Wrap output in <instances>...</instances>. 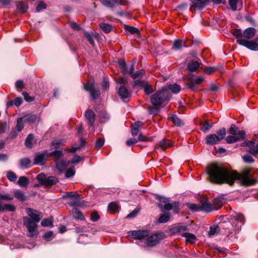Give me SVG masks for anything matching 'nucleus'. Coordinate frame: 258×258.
<instances>
[{"label":"nucleus","mask_w":258,"mask_h":258,"mask_svg":"<svg viewBox=\"0 0 258 258\" xmlns=\"http://www.w3.org/2000/svg\"><path fill=\"white\" fill-rule=\"evenodd\" d=\"M57 169L60 172L64 171L68 167L69 164H67L62 160L55 162Z\"/></svg>","instance_id":"nucleus-26"},{"label":"nucleus","mask_w":258,"mask_h":258,"mask_svg":"<svg viewBox=\"0 0 258 258\" xmlns=\"http://www.w3.org/2000/svg\"><path fill=\"white\" fill-rule=\"evenodd\" d=\"M100 216L97 212H93L91 214V220L93 222L97 221Z\"/></svg>","instance_id":"nucleus-60"},{"label":"nucleus","mask_w":258,"mask_h":258,"mask_svg":"<svg viewBox=\"0 0 258 258\" xmlns=\"http://www.w3.org/2000/svg\"><path fill=\"white\" fill-rule=\"evenodd\" d=\"M144 87V91L146 94L149 95L153 92V89L151 85L146 83Z\"/></svg>","instance_id":"nucleus-50"},{"label":"nucleus","mask_w":258,"mask_h":258,"mask_svg":"<svg viewBox=\"0 0 258 258\" xmlns=\"http://www.w3.org/2000/svg\"><path fill=\"white\" fill-rule=\"evenodd\" d=\"M37 179L42 184L47 186H51L58 182L56 177L52 176L46 177L43 173L39 174L37 175Z\"/></svg>","instance_id":"nucleus-9"},{"label":"nucleus","mask_w":258,"mask_h":258,"mask_svg":"<svg viewBox=\"0 0 258 258\" xmlns=\"http://www.w3.org/2000/svg\"><path fill=\"white\" fill-rule=\"evenodd\" d=\"M26 212L30 217H24L23 224L28 229V236L33 237L38 234L37 223L40 221L42 215L40 212L31 208H27Z\"/></svg>","instance_id":"nucleus-4"},{"label":"nucleus","mask_w":258,"mask_h":258,"mask_svg":"<svg viewBox=\"0 0 258 258\" xmlns=\"http://www.w3.org/2000/svg\"><path fill=\"white\" fill-rule=\"evenodd\" d=\"M33 138H34V137L32 134L28 135V136H27V137L25 140V146L27 147H28L29 148H32V146H33L32 141L33 140Z\"/></svg>","instance_id":"nucleus-37"},{"label":"nucleus","mask_w":258,"mask_h":258,"mask_svg":"<svg viewBox=\"0 0 258 258\" xmlns=\"http://www.w3.org/2000/svg\"><path fill=\"white\" fill-rule=\"evenodd\" d=\"M145 74V71L143 70H140L137 71L135 73L132 74L131 77L134 79H137L141 78Z\"/></svg>","instance_id":"nucleus-45"},{"label":"nucleus","mask_w":258,"mask_h":258,"mask_svg":"<svg viewBox=\"0 0 258 258\" xmlns=\"http://www.w3.org/2000/svg\"><path fill=\"white\" fill-rule=\"evenodd\" d=\"M17 183L20 187H27L29 184V180L27 177L22 176L19 177Z\"/></svg>","instance_id":"nucleus-29"},{"label":"nucleus","mask_w":258,"mask_h":258,"mask_svg":"<svg viewBox=\"0 0 258 258\" xmlns=\"http://www.w3.org/2000/svg\"><path fill=\"white\" fill-rule=\"evenodd\" d=\"M63 198L73 199L72 201L69 203V205L72 206H77L79 203V196L76 192H67L63 196Z\"/></svg>","instance_id":"nucleus-15"},{"label":"nucleus","mask_w":258,"mask_h":258,"mask_svg":"<svg viewBox=\"0 0 258 258\" xmlns=\"http://www.w3.org/2000/svg\"><path fill=\"white\" fill-rule=\"evenodd\" d=\"M23 118L24 119V122H27L30 123H33L36 119V116L34 114H28L25 115Z\"/></svg>","instance_id":"nucleus-33"},{"label":"nucleus","mask_w":258,"mask_h":258,"mask_svg":"<svg viewBox=\"0 0 258 258\" xmlns=\"http://www.w3.org/2000/svg\"><path fill=\"white\" fill-rule=\"evenodd\" d=\"M225 129L222 128L217 131L216 134L208 135L206 138V142L210 145L217 144L225 138Z\"/></svg>","instance_id":"nucleus-6"},{"label":"nucleus","mask_w":258,"mask_h":258,"mask_svg":"<svg viewBox=\"0 0 258 258\" xmlns=\"http://www.w3.org/2000/svg\"><path fill=\"white\" fill-rule=\"evenodd\" d=\"M170 214L169 212L165 213L160 215L158 221L160 223H164L168 222L170 219Z\"/></svg>","instance_id":"nucleus-35"},{"label":"nucleus","mask_w":258,"mask_h":258,"mask_svg":"<svg viewBox=\"0 0 258 258\" xmlns=\"http://www.w3.org/2000/svg\"><path fill=\"white\" fill-rule=\"evenodd\" d=\"M207 173L211 182L221 184L227 183L232 185L235 180H239L243 185L250 186L255 184L258 179L253 178V174H258V170L253 174L250 168L244 169L240 173L236 171H231L227 168L214 164L207 168Z\"/></svg>","instance_id":"nucleus-1"},{"label":"nucleus","mask_w":258,"mask_h":258,"mask_svg":"<svg viewBox=\"0 0 258 258\" xmlns=\"http://www.w3.org/2000/svg\"><path fill=\"white\" fill-rule=\"evenodd\" d=\"M95 113L90 109H88L86 111L85 117L86 120L89 123L90 126H93L95 121Z\"/></svg>","instance_id":"nucleus-19"},{"label":"nucleus","mask_w":258,"mask_h":258,"mask_svg":"<svg viewBox=\"0 0 258 258\" xmlns=\"http://www.w3.org/2000/svg\"><path fill=\"white\" fill-rule=\"evenodd\" d=\"M196 85H197L195 83L194 80H190L187 82L188 88L191 90H195L196 89Z\"/></svg>","instance_id":"nucleus-64"},{"label":"nucleus","mask_w":258,"mask_h":258,"mask_svg":"<svg viewBox=\"0 0 258 258\" xmlns=\"http://www.w3.org/2000/svg\"><path fill=\"white\" fill-rule=\"evenodd\" d=\"M100 27L102 29V30L105 33H106L110 32L112 29L111 25L106 24V23L100 24Z\"/></svg>","instance_id":"nucleus-40"},{"label":"nucleus","mask_w":258,"mask_h":258,"mask_svg":"<svg viewBox=\"0 0 258 258\" xmlns=\"http://www.w3.org/2000/svg\"><path fill=\"white\" fill-rule=\"evenodd\" d=\"M118 94L121 98H127L130 96L127 89L124 86L121 85L118 90Z\"/></svg>","instance_id":"nucleus-21"},{"label":"nucleus","mask_w":258,"mask_h":258,"mask_svg":"<svg viewBox=\"0 0 258 258\" xmlns=\"http://www.w3.org/2000/svg\"><path fill=\"white\" fill-rule=\"evenodd\" d=\"M41 224L42 226H52V221L50 219H44L41 221Z\"/></svg>","instance_id":"nucleus-51"},{"label":"nucleus","mask_w":258,"mask_h":258,"mask_svg":"<svg viewBox=\"0 0 258 258\" xmlns=\"http://www.w3.org/2000/svg\"><path fill=\"white\" fill-rule=\"evenodd\" d=\"M245 220L242 214H237L236 217H234L231 219V222H223L219 223V225L214 226L210 227V230L208 234L210 236H212L218 233L221 227L225 228L228 229L229 234L228 236L231 238L234 231V234L235 235L237 231L241 228V226L244 223Z\"/></svg>","instance_id":"nucleus-3"},{"label":"nucleus","mask_w":258,"mask_h":258,"mask_svg":"<svg viewBox=\"0 0 258 258\" xmlns=\"http://www.w3.org/2000/svg\"><path fill=\"white\" fill-rule=\"evenodd\" d=\"M237 43L240 45L244 46L251 50H258V43L253 41H248L244 39H238Z\"/></svg>","instance_id":"nucleus-11"},{"label":"nucleus","mask_w":258,"mask_h":258,"mask_svg":"<svg viewBox=\"0 0 258 258\" xmlns=\"http://www.w3.org/2000/svg\"><path fill=\"white\" fill-rule=\"evenodd\" d=\"M15 197L20 201L23 202L26 200V197L24 192L20 189L16 190L14 192Z\"/></svg>","instance_id":"nucleus-31"},{"label":"nucleus","mask_w":258,"mask_h":258,"mask_svg":"<svg viewBox=\"0 0 258 258\" xmlns=\"http://www.w3.org/2000/svg\"><path fill=\"white\" fill-rule=\"evenodd\" d=\"M180 87L176 84H170L168 86V89L173 93H178L180 91Z\"/></svg>","instance_id":"nucleus-39"},{"label":"nucleus","mask_w":258,"mask_h":258,"mask_svg":"<svg viewBox=\"0 0 258 258\" xmlns=\"http://www.w3.org/2000/svg\"><path fill=\"white\" fill-rule=\"evenodd\" d=\"M18 8L22 13H25L27 10L28 6L23 3H20L18 5Z\"/></svg>","instance_id":"nucleus-58"},{"label":"nucleus","mask_w":258,"mask_h":258,"mask_svg":"<svg viewBox=\"0 0 258 258\" xmlns=\"http://www.w3.org/2000/svg\"><path fill=\"white\" fill-rule=\"evenodd\" d=\"M46 8V4L43 1H40L36 8V11L38 12H40L41 10L44 9Z\"/></svg>","instance_id":"nucleus-56"},{"label":"nucleus","mask_w":258,"mask_h":258,"mask_svg":"<svg viewBox=\"0 0 258 258\" xmlns=\"http://www.w3.org/2000/svg\"><path fill=\"white\" fill-rule=\"evenodd\" d=\"M188 208L192 211H201V206L196 204H188Z\"/></svg>","instance_id":"nucleus-52"},{"label":"nucleus","mask_w":258,"mask_h":258,"mask_svg":"<svg viewBox=\"0 0 258 258\" xmlns=\"http://www.w3.org/2000/svg\"><path fill=\"white\" fill-rule=\"evenodd\" d=\"M48 157V152L47 151H44L43 152L35 155L34 163L39 165H43L45 163L46 159Z\"/></svg>","instance_id":"nucleus-13"},{"label":"nucleus","mask_w":258,"mask_h":258,"mask_svg":"<svg viewBox=\"0 0 258 258\" xmlns=\"http://www.w3.org/2000/svg\"><path fill=\"white\" fill-rule=\"evenodd\" d=\"M229 132L231 135H238L241 131H239L238 127L235 124H232L230 126Z\"/></svg>","instance_id":"nucleus-46"},{"label":"nucleus","mask_w":258,"mask_h":258,"mask_svg":"<svg viewBox=\"0 0 258 258\" xmlns=\"http://www.w3.org/2000/svg\"><path fill=\"white\" fill-rule=\"evenodd\" d=\"M7 177L12 182L16 181L17 179L16 174L13 171H8L7 173Z\"/></svg>","instance_id":"nucleus-41"},{"label":"nucleus","mask_w":258,"mask_h":258,"mask_svg":"<svg viewBox=\"0 0 258 258\" xmlns=\"http://www.w3.org/2000/svg\"><path fill=\"white\" fill-rule=\"evenodd\" d=\"M127 233L128 236H132L134 239H145V246L147 247L157 245L165 236L163 232L151 233L148 230H133Z\"/></svg>","instance_id":"nucleus-2"},{"label":"nucleus","mask_w":258,"mask_h":258,"mask_svg":"<svg viewBox=\"0 0 258 258\" xmlns=\"http://www.w3.org/2000/svg\"><path fill=\"white\" fill-rule=\"evenodd\" d=\"M101 4L105 7L113 9L118 6L126 5L127 3V0H100Z\"/></svg>","instance_id":"nucleus-10"},{"label":"nucleus","mask_w":258,"mask_h":258,"mask_svg":"<svg viewBox=\"0 0 258 258\" xmlns=\"http://www.w3.org/2000/svg\"><path fill=\"white\" fill-rule=\"evenodd\" d=\"M169 91L165 88L156 92L151 97V101L154 106L160 107L165 105L170 99Z\"/></svg>","instance_id":"nucleus-5"},{"label":"nucleus","mask_w":258,"mask_h":258,"mask_svg":"<svg viewBox=\"0 0 258 258\" xmlns=\"http://www.w3.org/2000/svg\"><path fill=\"white\" fill-rule=\"evenodd\" d=\"M229 3L231 9L235 11L237 10V5L239 4L241 5L242 2V0H229Z\"/></svg>","instance_id":"nucleus-34"},{"label":"nucleus","mask_w":258,"mask_h":258,"mask_svg":"<svg viewBox=\"0 0 258 258\" xmlns=\"http://www.w3.org/2000/svg\"><path fill=\"white\" fill-rule=\"evenodd\" d=\"M14 199V197L10 194L2 195L0 194V200L11 201Z\"/></svg>","instance_id":"nucleus-55"},{"label":"nucleus","mask_w":258,"mask_h":258,"mask_svg":"<svg viewBox=\"0 0 258 258\" xmlns=\"http://www.w3.org/2000/svg\"><path fill=\"white\" fill-rule=\"evenodd\" d=\"M231 33L237 38L243 36V32L241 29H233L231 30Z\"/></svg>","instance_id":"nucleus-42"},{"label":"nucleus","mask_w":258,"mask_h":258,"mask_svg":"<svg viewBox=\"0 0 258 258\" xmlns=\"http://www.w3.org/2000/svg\"><path fill=\"white\" fill-rule=\"evenodd\" d=\"M43 237L46 241H50L54 237L53 233L51 231L46 232L43 235Z\"/></svg>","instance_id":"nucleus-47"},{"label":"nucleus","mask_w":258,"mask_h":258,"mask_svg":"<svg viewBox=\"0 0 258 258\" xmlns=\"http://www.w3.org/2000/svg\"><path fill=\"white\" fill-rule=\"evenodd\" d=\"M249 144L250 146L248 148V152L254 156L258 155V143H255L252 141L251 143H249Z\"/></svg>","instance_id":"nucleus-23"},{"label":"nucleus","mask_w":258,"mask_h":258,"mask_svg":"<svg viewBox=\"0 0 258 258\" xmlns=\"http://www.w3.org/2000/svg\"><path fill=\"white\" fill-rule=\"evenodd\" d=\"M108 208L111 213H114L117 210V205L115 203L112 202L108 205Z\"/></svg>","instance_id":"nucleus-53"},{"label":"nucleus","mask_w":258,"mask_h":258,"mask_svg":"<svg viewBox=\"0 0 258 258\" xmlns=\"http://www.w3.org/2000/svg\"><path fill=\"white\" fill-rule=\"evenodd\" d=\"M116 82L122 85L127 83V78L126 77H120L116 80Z\"/></svg>","instance_id":"nucleus-61"},{"label":"nucleus","mask_w":258,"mask_h":258,"mask_svg":"<svg viewBox=\"0 0 258 258\" xmlns=\"http://www.w3.org/2000/svg\"><path fill=\"white\" fill-rule=\"evenodd\" d=\"M158 200L162 203H164L165 204L163 207V209L165 210H173L175 213H178L179 212V203L177 202H174L172 203H170L169 200L168 198L163 197H159Z\"/></svg>","instance_id":"nucleus-8"},{"label":"nucleus","mask_w":258,"mask_h":258,"mask_svg":"<svg viewBox=\"0 0 258 258\" xmlns=\"http://www.w3.org/2000/svg\"><path fill=\"white\" fill-rule=\"evenodd\" d=\"M209 2V0H194L190 6V10L194 12L196 10L202 9L206 6Z\"/></svg>","instance_id":"nucleus-14"},{"label":"nucleus","mask_w":258,"mask_h":258,"mask_svg":"<svg viewBox=\"0 0 258 258\" xmlns=\"http://www.w3.org/2000/svg\"><path fill=\"white\" fill-rule=\"evenodd\" d=\"M243 160L246 163H251L254 162L253 158L249 155H245L242 157Z\"/></svg>","instance_id":"nucleus-59"},{"label":"nucleus","mask_w":258,"mask_h":258,"mask_svg":"<svg viewBox=\"0 0 258 258\" xmlns=\"http://www.w3.org/2000/svg\"><path fill=\"white\" fill-rule=\"evenodd\" d=\"M201 64V63L198 60H192L187 64V70L195 72L200 67Z\"/></svg>","instance_id":"nucleus-24"},{"label":"nucleus","mask_w":258,"mask_h":258,"mask_svg":"<svg viewBox=\"0 0 258 258\" xmlns=\"http://www.w3.org/2000/svg\"><path fill=\"white\" fill-rule=\"evenodd\" d=\"M24 123L23 118H18L17 119V123L16 128L18 132H21L24 128Z\"/></svg>","instance_id":"nucleus-43"},{"label":"nucleus","mask_w":258,"mask_h":258,"mask_svg":"<svg viewBox=\"0 0 258 258\" xmlns=\"http://www.w3.org/2000/svg\"><path fill=\"white\" fill-rule=\"evenodd\" d=\"M256 30L254 28L250 27L246 28L243 32V37L250 39L252 38L255 34Z\"/></svg>","instance_id":"nucleus-20"},{"label":"nucleus","mask_w":258,"mask_h":258,"mask_svg":"<svg viewBox=\"0 0 258 258\" xmlns=\"http://www.w3.org/2000/svg\"><path fill=\"white\" fill-rule=\"evenodd\" d=\"M187 229V227L185 225H178L172 228V231L174 233H178L181 235L182 233H185Z\"/></svg>","instance_id":"nucleus-28"},{"label":"nucleus","mask_w":258,"mask_h":258,"mask_svg":"<svg viewBox=\"0 0 258 258\" xmlns=\"http://www.w3.org/2000/svg\"><path fill=\"white\" fill-rule=\"evenodd\" d=\"M223 205V200L222 198H216L213 201V206L215 210H218L220 209Z\"/></svg>","instance_id":"nucleus-36"},{"label":"nucleus","mask_w":258,"mask_h":258,"mask_svg":"<svg viewBox=\"0 0 258 258\" xmlns=\"http://www.w3.org/2000/svg\"><path fill=\"white\" fill-rule=\"evenodd\" d=\"M171 146L172 143L170 140L164 139L158 142L155 148H157L158 147L163 151H165L166 149L171 147Z\"/></svg>","instance_id":"nucleus-18"},{"label":"nucleus","mask_w":258,"mask_h":258,"mask_svg":"<svg viewBox=\"0 0 258 258\" xmlns=\"http://www.w3.org/2000/svg\"><path fill=\"white\" fill-rule=\"evenodd\" d=\"M201 126L202 129L205 132H206L212 127L213 124H210L209 122L208 121H207L201 124Z\"/></svg>","instance_id":"nucleus-54"},{"label":"nucleus","mask_w":258,"mask_h":258,"mask_svg":"<svg viewBox=\"0 0 258 258\" xmlns=\"http://www.w3.org/2000/svg\"><path fill=\"white\" fill-rule=\"evenodd\" d=\"M118 68L119 71L123 75H125L128 73L127 66L124 60H120L118 63Z\"/></svg>","instance_id":"nucleus-30"},{"label":"nucleus","mask_w":258,"mask_h":258,"mask_svg":"<svg viewBox=\"0 0 258 258\" xmlns=\"http://www.w3.org/2000/svg\"><path fill=\"white\" fill-rule=\"evenodd\" d=\"M126 30L132 34H139V30L136 27L130 26H125Z\"/></svg>","instance_id":"nucleus-44"},{"label":"nucleus","mask_w":258,"mask_h":258,"mask_svg":"<svg viewBox=\"0 0 258 258\" xmlns=\"http://www.w3.org/2000/svg\"><path fill=\"white\" fill-rule=\"evenodd\" d=\"M23 95L25 100L28 102H31L34 100V98L30 96L27 92H23Z\"/></svg>","instance_id":"nucleus-62"},{"label":"nucleus","mask_w":258,"mask_h":258,"mask_svg":"<svg viewBox=\"0 0 258 258\" xmlns=\"http://www.w3.org/2000/svg\"><path fill=\"white\" fill-rule=\"evenodd\" d=\"M182 237L186 238V242L190 243H195L197 239L196 236L190 233H182L181 234Z\"/></svg>","instance_id":"nucleus-27"},{"label":"nucleus","mask_w":258,"mask_h":258,"mask_svg":"<svg viewBox=\"0 0 258 258\" xmlns=\"http://www.w3.org/2000/svg\"><path fill=\"white\" fill-rule=\"evenodd\" d=\"M85 144V141L84 140L82 139L81 140V145H80V147H73V148H67V149H66V151L68 152H70V153H74L78 149H79L81 147H82L83 146H84Z\"/></svg>","instance_id":"nucleus-48"},{"label":"nucleus","mask_w":258,"mask_h":258,"mask_svg":"<svg viewBox=\"0 0 258 258\" xmlns=\"http://www.w3.org/2000/svg\"><path fill=\"white\" fill-rule=\"evenodd\" d=\"M216 70H217L216 68L209 67L205 68L204 70V72L206 74L210 75L212 73H214Z\"/></svg>","instance_id":"nucleus-57"},{"label":"nucleus","mask_w":258,"mask_h":258,"mask_svg":"<svg viewBox=\"0 0 258 258\" xmlns=\"http://www.w3.org/2000/svg\"><path fill=\"white\" fill-rule=\"evenodd\" d=\"M185 46V42L181 39H176L174 40L172 46V48L175 50H179L182 46Z\"/></svg>","instance_id":"nucleus-32"},{"label":"nucleus","mask_w":258,"mask_h":258,"mask_svg":"<svg viewBox=\"0 0 258 258\" xmlns=\"http://www.w3.org/2000/svg\"><path fill=\"white\" fill-rule=\"evenodd\" d=\"M84 88L86 91L90 92L91 98L93 99H96L100 94L99 90L95 89L94 85L93 83H87L85 85Z\"/></svg>","instance_id":"nucleus-16"},{"label":"nucleus","mask_w":258,"mask_h":258,"mask_svg":"<svg viewBox=\"0 0 258 258\" xmlns=\"http://www.w3.org/2000/svg\"><path fill=\"white\" fill-rule=\"evenodd\" d=\"M63 142L61 141L56 142L53 141L51 144V148L55 149V150L50 153H48L49 157H53L55 162H57L59 160H61L63 156L62 151V148H59L60 146H63Z\"/></svg>","instance_id":"nucleus-7"},{"label":"nucleus","mask_w":258,"mask_h":258,"mask_svg":"<svg viewBox=\"0 0 258 258\" xmlns=\"http://www.w3.org/2000/svg\"><path fill=\"white\" fill-rule=\"evenodd\" d=\"M85 36L87 38L89 43L92 45H94L95 42L92 35L88 32H85Z\"/></svg>","instance_id":"nucleus-63"},{"label":"nucleus","mask_w":258,"mask_h":258,"mask_svg":"<svg viewBox=\"0 0 258 258\" xmlns=\"http://www.w3.org/2000/svg\"><path fill=\"white\" fill-rule=\"evenodd\" d=\"M201 211H203L206 212H211L215 208L214 206L209 202L206 198H203L201 200Z\"/></svg>","instance_id":"nucleus-17"},{"label":"nucleus","mask_w":258,"mask_h":258,"mask_svg":"<svg viewBox=\"0 0 258 258\" xmlns=\"http://www.w3.org/2000/svg\"><path fill=\"white\" fill-rule=\"evenodd\" d=\"M31 163L30 160L28 158H25L20 160V166L21 168H28Z\"/></svg>","instance_id":"nucleus-38"},{"label":"nucleus","mask_w":258,"mask_h":258,"mask_svg":"<svg viewBox=\"0 0 258 258\" xmlns=\"http://www.w3.org/2000/svg\"><path fill=\"white\" fill-rule=\"evenodd\" d=\"M245 133L243 131L241 132L238 135H232L227 136L225 139L228 144L234 143L238 141L243 140L245 137Z\"/></svg>","instance_id":"nucleus-12"},{"label":"nucleus","mask_w":258,"mask_h":258,"mask_svg":"<svg viewBox=\"0 0 258 258\" xmlns=\"http://www.w3.org/2000/svg\"><path fill=\"white\" fill-rule=\"evenodd\" d=\"M73 217L77 220H85V218L82 213L77 208L73 209L71 211Z\"/></svg>","instance_id":"nucleus-22"},{"label":"nucleus","mask_w":258,"mask_h":258,"mask_svg":"<svg viewBox=\"0 0 258 258\" xmlns=\"http://www.w3.org/2000/svg\"><path fill=\"white\" fill-rule=\"evenodd\" d=\"M168 119L171 120L175 125L181 126L183 125V122L181 121L176 115L173 114H169L168 116Z\"/></svg>","instance_id":"nucleus-25"},{"label":"nucleus","mask_w":258,"mask_h":258,"mask_svg":"<svg viewBox=\"0 0 258 258\" xmlns=\"http://www.w3.org/2000/svg\"><path fill=\"white\" fill-rule=\"evenodd\" d=\"M4 208L3 212L6 211L14 212L16 209L15 207L12 204H4Z\"/></svg>","instance_id":"nucleus-49"}]
</instances>
